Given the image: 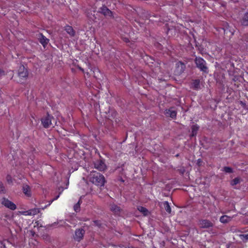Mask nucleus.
I'll return each mask as SVG.
<instances>
[{
    "instance_id": "19",
    "label": "nucleus",
    "mask_w": 248,
    "mask_h": 248,
    "mask_svg": "<svg viewBox=\"0 0 248 248\" xmlns=\"http://www.w3.org/2000/svg\"><path fill=\"white\" fill-rule=\"evenodd\" d=\"M40 43L43 46L47 45L48 43L49 40L47 39L43 34H40Z\"/></svg>"
},
{
    "instance_id": "35",
    "label": "nucleus",
    "mask_w": 248,
    "mask_h": 248,
    "mask_svg": "<svg viewBox=\"0 0 248 248\" xmlns=\"http://www.w3.org/2000/svg\"><path fill=\"white\" fill-rule=\"evenodd\" d=\"M94 223L95 225H96V226H100V223L97 220H95L94 221Z\"/></svg>"
},
{
    "instance_id": "17",
    "label": "nucleus",
    "mask_w": 248,
    "mask_h": 248,
    "mask_svg": "<svg viewBox=\"0 0 248 248\" xmlns=\"http://www.w3.org/2000/svg\"><path fill=\"white\" fill-rule=\"evenodd\" d=\"M110 210L116 215H119L121 211L120 207L115 204H112L111 205Z\"/></svg>"
},
{
    "instance_id": "13",
    "label": "nucleus",
    "mask_w": 248,
    "mask_h": 248,
    "mask_svg": "<svg viewBox=\"0 0 248 248\" xmlns=\"http://www.w3.org/2000/svg\"><path fill=\"white\" fill-rule=\"evenodd\" d=\"M23 193L27 197H30L31 196V188L28 185H23L22 186Z\"/></svg>"
},
{
    "instance_id": "28",
    "label": "nucleus",
    "mask_w": 248,
    "mask_h": 248,
    "mask_svg": "<svg viewBox=\"0 0 248 248\" xmlns=\"http://www.w3.org/2000/svg\"><path fill=\"white\" fill-rule=\"evenodd\" d=\"M240 238L243 240H248V234H241L240 235Z\"/></svg>"
},
{
    "instance_id": "39",
    "label": "nucleus",
    "mask_w": 248,
    "mask_h": 248,
    "mask_svg": "<svg viewBox=\"0 0 248 248\" xmlns=\"http://www.w3.org/2000/svg\"><path fill=\"white\" fill-rule=\"evenodd\" d=\"M2 244L3 245V246L4 248H5V246L4 245H3V243H2Z\"/></svg>"
},
{
    "instance_id": "23",
    "label": "nucleus",
    "mask_w": 248,
    "mask_h": 248,
    "mask_svg": "<svg viewBox=\"0 0 248 248\" xmlns=\"http://www.w3.org/2000/svg\"><path fill=\"white\" fill-rule=\"evenodd\" d=\"M138 209L139 211L142 213L144 215L146 216L147 215L148 211L146 208L143 206H139Z\"/></svg>"
},
{
    "instance_id": "25",
    "label": "nucleus",
    "mask_w": 248,
    "mask_h": 248,
    "mask_svg": "<svg viewBox=\"0 0 248 248\" xmlns=\"http://www.w3.org/2000/svg\"><path fill=\"white\" fill-rule=\"evenodd\" d=\"M80 201H79L74 205V210L75 212H78L80 210Z\"/></svg>"
},
{
    "instance_id": "27",
    "label": "nucleus",
    "mask_w": 248,
    "mask_h": 248,
    "mask_svg": "<svg viewBox=\"0 0 248 248\" xmlns=\"http://www.w3.org/2000/svg\"><path fill=\"white\" fill-rule=\"evenodd\" d=\"M6 193L5 187L2 183L0 182V194H4Z\"/></svg>"
},
{
    "instance_id": "18",
    "label": "nucleus",
    "mask_w": 248,
    "mask_h": 248,
    "mask_svg": "<svg viewBox=\"0 0 248 248\" xmlns=\"http://www.w3.org/2000/svg\"><path fill=\"white\" fill-rule=\"evenodd\" d=\"M199 129V126L197 124H196L192 125L191 126V134H190V137L191 138L196 136Z\"/></svg>"
},
{
    "instance_id": "29",
    "label": "nucleus",
    "mask_w": 248,
    "mask_h": 248,
    "mask_svg": "<svg viewBox=\"0 0 248 248\" xmlns=\"http://www.w3.org/2000/svg\"><path fill=\"white\" fill-rule=\"evenodd\" d=\"M6 180L8 183H11L12 182V178L11 175H7L6 176Z\"/></svg>"
},
{
    "instance_id": "9",
    "label": "nucleus",
    "mask_w": 248,
    "mask_h": 248,
    "mask_svg": "<svg viewBox=\"0 0 248 248\" xmlns=\"http://www.w3.org/2000/svg\"><path fill=\"white\" fill-rule=\"evenodd\" d=\"M164 114L167 117H170L172 119H175L177 115V111L174 109V108H170L166 109L164 111Z\"/></svg>"
},
{
    "instance_id": "20",
    "label": "nucleus",
    "mask_w": 248,
    "mask_h": 248,
    "mask_svg": "<svg viewBox=\"0 0 248 248\" xmlns=\"http://www.w3.org/2000/svg\"><path fill=\"white\" fill-rule=\"evenodd\" d=\"M65 30L71 36H74L75 34V31L71 26L67 25L65 27Z\"/></svg>"
},
{
    "instance_id": "14",
    "label": "nucleus",
    "mask_w": 248,
    "mask_h": 248,
    "mask_svg": "<svg viewBox=\"0 0 248 248\" xmlns=\"http://www.w3.org/2000/svg\"><path fill=\"white\" fill-rule=\"evenodd\" d=\"M176 67L178 73L181 74L185 71L186 65L183 62H178L176 63Z\"/></svg>"
},
{
    "instance_id": "11",
    "label": "nucleus",
    "mask_w": 248,
    "mask_h": 248,
    "mask_svg": "<svg viewBox=\"0 0 248 248\" xmlns=\"http://www.w3.org/2000/svg\"><path fill=\"white\" fill-rule=\"evenodd\" d=\"M99 12L105 16H112V12L105 6L101 7Z\"/></svg>"
},
{
    "instance_id": "32",
    "label": "nucleus",
    "mask_w": 248,
    "mask_h": 248,
    "mask_svg": "<svg viewBox=\"0 0 248 248\" xmlns=\"http://www.w3.org/2000/svg\"><path fill=\"white\" fill-rule=\"evenodd\" d=\"M4 74H5V72H4V71L3 70H2V69H0V78L2 76L4 75Z\"/></svg>"
},
{
    "instance_id": "21",
    "label": "nucleus",
    "mask_w": 248,
    "mask_h": 248,
    "mask_svg": "<svg viewBox=\"0 0 248 248\" xmlns=\"http://www.w3.org/2000/svg\"><path fill=\"white\" fill-rule=\"evenodd\" d=\"M232 217L227 215L222 216L219 219V221L222 223H227L230 221Z\"/></svg>"
},
{
    "instance_id": "16",
    "label": "nucleus",
    "mask_w": 248,
    "mask_h": 248,
    "mask_svg": "<svg viewBox=\"0 0 248 248\" xmlns=\"http://www.w3.org/2000/svg\"><path fill=\"white\" fill-rule=\"evenodd\" d=\"M242 25L248 26V13H245L240 19Z\"/></svg>"
},
{
    "instance_id": "7",
    "label": "nucleus",
    "mask_w": 248,
    "mask_h": 248,
    "mask_svg": "<svg viewBox=\"0 0 248 248\" xmlns=\"http://www.w3.org/2000/svg\"><path fill=\"white\" fill-rule=\"evenodd\" d=\"M94 167L100 171H104L107 169V166L103 159H98L93 162Z\"/></svg>"
},
{
    "instance_id": "15",
    "label": "nucleus",
    "mask_w": 248,
    "mask_h": 248,
    "mask_svg": "<svg viewBox=\"0 0 248 248\" xmlns=\"http://www.w3.org/2000/svg\"><path fill=\"white\" fill-rule=\"evenodd\" d=\"M192 88L195 90H198L200 89V80L197 79L192 80L191 83Z\"/></svg>"
},
{
    "instance_id": "34",
    "label": "nucleus",
    "mask_w": 248,
    "mask_h": 248,
    "mask_svg": "<svg viewBox=\"0 0 248 248\" xmlns=\"http://www.w3.org/2000/svg\"><path fill=\"white\" fill-rule=\"evenodd\" d=\"M117 113L116 111H113L112 112V116L114 118L115 117V116L117 115Z\"/></svg>"
},
{
    "instance_id": "38",
    "label": "nucleus",
    "mask_w": 248,
    "mask_h": 248,
    "mask_svg": "<svg viewBox=\"0 0 248 248\" xmlns=\"http://www.w3.org/2000/svg\"><path fill=\"white\" fill-rule=\"evenodd\" d=\"M87 76H89V72H86V73Z\"/></svg>"
},
{
    "instance_id": "2",
    "label": "nucleus",
    "mask_w": 248,
    "mask_h": 248,
    "mask_svg": "<svg viewBox=\"0 0 248 248\" xmlns=\"http://www.w3.org/2000/svg\"><path fill=\"white\" fill-rule=\"evenodd\" d=\"M223 27L217 30L220 33H224L228 37H231L234 34V30L227 22L223 23Z\"/></svg>"
},
{
    "instance_id": "26",
    "label": "nucleus",
    "mask_w": 248,
    "mask_h": 248,
    "mask_svg": "<svg viewBox=\"0 0 248 248\" xmlns=\"http://www.w3.org/2000/svg\"><path fill=\"white\" fill-rule=\"evenodd\" d=\"M223 171H224L226 173H229L233 172L232 169L230 167H224L223 168Z\"/></svg>"
},
{
    "instance_id": "30",
    "label": "nucleus",
    "mask_w": 248,
    "mask_h": 248,
    "mask_svg": "<svg viewBox=\"0 0 248 248\" xmlns=\"http://www.w3.org/2000/svg\"><path fill=\"white\" fill-rule=\"evenodd\" d=\"M122 39L126 43L129 42V39L128 36H122Z\"/></svg>"
},
{
    "instance_id": "8",
    "label": "nucleus",
    "mask_w": 248,
    "mask_h": 248,
    "mask_svg": "<svg viewBox=\"0 0 248 248\" xmlns=\"http://www.w3.org/2000/svg\"><path fill=\"white\" fill-rule=\"evenodd\" d=\"M213 223L208 219H201L199 220V226L201 228L208 229L213 226Z\"/></svg>"
},
{
    "instance_id": "31",
    "label": "nucleus",
    "mask_w": 248,
    "mask_h": 248,
    "mask_svg": "<svg viewBox=\"0 0 248 248\" xmlns=\"http://www.w3.org/2000/svg\"><path fill=\"white\" fill-rule=\"evenodd\" d=\"M202 161L201 159H198L197 160V164L199 166H202Z\"/></svg>"
},
{
    "instance_id": "3",
    "label": "nucleus",
    "mask_w": 248,
    "mask_h": 248,
    "mask_svg": "<svg viewBox=\"0 0 248 248\" xmlns=\"http://www.w3.org/2000/svg\"><path fill=\"white\" fill-rule=\"evenodd\" d=\"M195 62L196 66L200 71L205 73H208V68L206 61L200 57H196L195 59Z\"/></svg>"
},
{
    "instance_id": "24",
    "label": "nucleus",
    "mask_w": 248,
    "mask_h": 248,
    "mask_svg": "<svg viewBox=\"0 0 248 248\" xmlns=\"http://www.w3.org/2000/svg\"><path fill=\"white\" fill-rule=\"evenodd\" d=\"M240 182V179L238 177L235 178L232 181H231L230 184L232 186H235L239 184Z\"/></svg>"
},
{
    "instance_id": "6",
    "label": "nucleus",
    "mask_w": 248,
    "mask_h": 248,
    "mask_svg": "<svg viewBox=\"0 0 248 248\" xmlns=\"http://www.w3.org/2000/svg\"><path fill=\"white\" fill-rule=\"evenodd\" d=\"M0 202L5 207L11 210H15L16 209V205L14 202L5 197L1 199Z\"/></svg>"
},
{
    "instance_id": "1",
    "label": "nucleus",
    "mask_w": 248,
    "mask_h": 248,
    "mask_svg": "<svg viewBox=\"0 0 248 248\" xmlns=\"http://www.w3.org/2000/svg\"><path fill=\"white\" fill-rule=\"evenodd\" d=\"M88 178L90 182L99 186H103L106 182L103 175L96 171L91 172L88 176Z\"/></svg>"
},
{
    "instance_id": "4",
    "label": "nucleus",
    "mask_w": 248,
    "mask_h": 248,
    "mask_svg": "<svg viewBox=\"0 0 248 248\" xmlns=\"http://www.w3.org/2000/svg\"><path fill=\"white\" fill-rule=\"evenodd\" d=\"M18 76L19 78V82L21 83L26 81L28 77V71L23 65H20L19 67Z\"/></svg>"
},
{
    "instance_id": "36",
    "label": "nucleus",
    "mask_w": 248,
    "mask_h": 248,
    "mask_svg": "<svg viewBox=\"0 0 248 248\" xmlns=\"http://www.w3.org/2000/svg\"><path fill=\"white\" fill-rule=\"evenodd\" d=\"M78 69H79L81 71H82L83 73H84V69H83L82 68H81V67H78Z\"/></svg>"
},
{
    "instance_id": "33",
    "label": "nucleus",
    "mask_w": 248,
    "mask_h": 248,
    "mask_svg": "<svg viewBox=\"0 0 248 248\" xmlns=\"http://www.w3.org/2000/svg\"><path fill=\"white\" fill-rule=\"evenodd\" d=\"M59 197V195L57 196L55 198H54L53 200L51 201L49 203L48 205H50L54 201L57 200Z\"/></svg>"
},
{
    "instance_id": "12",
    "label": "nucleus",
    "mask_w": 248,
    "mask_h": 248,
    "mask_svg": "<svg viewBox=\"0 0 248 248\" xmlns=\"http://www.w3.org/2000/svg\"><path fill=\"white\" fill-rule=\"evenodd\" d=\"M39 213V209L38 208H33L24 211L22 215L24 216H34Z\"/></svg>"
},
{
    "instance_id": "5",
    "label": "nucleus",
    "mask_w": 248,
    "mask_h": 248,
    "mask_svg": "<svg viewBox=\"0 0 248 248\" xmlns=\"http://www.w3.org/2000/svg\"><path fill=\"white\" fill-rule=\"evenodd\" d=\"M52 119H54L53 116L47 113L46 116L42 117L41 119L43 126L45 128H47L50 127L52 124Z\"/></svg>"
},
{
    "instance_id": "22",
    "label": "nucleus",
    "mask_w": 248,
    "mask_h": 248,
    "mask_svg": "<svg viewBox=\"0 0 248 248\" xmlns=\"http://www.w3.org/2000/svg\"><path fill=\"white\" fill-rule=\"evenodd\" d=\"M163 205L166 211L168 213L170 214L171 213V208L169 202L167 201H165L164 202H163Z\"/></svg>"
},
{
    "instance_id": "37",
    "label": "nucleus",
    "mask_w": 248,
    "mask_h": 248,
    "mask_svg": "<svg viewBox=\"0 0 248 248\" xmlns=\"http://www.w3.org/2000/svg\"><path fill=\"white\" fill-rule=\"evenodd\" d=\"M32 162H33V160H32V159L31 160V161H29V160H28V164H31Z\"/></svg>"
},
{
    "instance_id": "10",
    "label": "nucleus",
    "mask_w": 248,
    "mask_h": 248,
    "mask_svg": "<svg viewBox=\"0 0 248 248\" xmlns=\"http://www.w3.org/2000/svg\"><path fill=\"white\" fill-rule=\"evenodd\" d=\"M84 233L85 231L83 229L76 230L75 231L74 239L79 242L81 239H82Z\"/></svg>"
}]
</instances>
